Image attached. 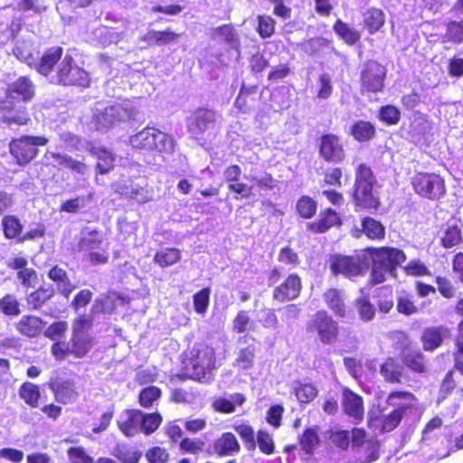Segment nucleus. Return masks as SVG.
Wrapping results in <instances>:
<instances>
[{
    "mask_svg": "<svg viewBox=\"0 0 463 463\" xmlns=\"http://www.w3.org/2000/svg\"><path fill=\"white\" fill-rule=\"evenodd\" d=\"M36 86L28 76H20L8 83L5 98L0 99V123L7 127L25 126L31 121L27 109L21 103L33 99Z\"/></svg>",
    "mask_w": 463,
    "mask_h": 463,
    "instance_id": "1",
    "label": "nucleus"
},
{
    "mask_svg": "<svg viewBox=\"0 0 463 463\" xmlns=\"http://www.w3.org/2000/svg\"><path fill=\"white\" fill-rule=\"evenodd\" d=\"M386 404L392 407V411L381 419L382 432H391L400 425L402 420H410L420 414L418 398L409 391L390 392L386 398Z\"/></svg>",
    "mask_w": 463,
    "mask_h": 463,
    "instance_id": "2",
    "label": "nucleus"
},
{
    "mask_svg": "<svg viewBox=\"0 0 463 463\" xmlns=\"http://www.w3.org/2000/svg\"><path fill=\"white\" fill-rule=\"evenodd\" d=\"M377 184L372 167L366 163H359L354 168V183L353 186V202L356 210L373 213L381 205L379 197L373 189Z\"/></svg>",
    "mask_w": 463,
    "mask_h": 463,
    "instance_id": "3",
    "label": "nucleus"
},
{
    "mask_svg": "<svg viewBox=\"0 0 463 463\" xmlns=\"http://www.w3.org/2000/svg\"><path fill=\"white\" fill-rule=\"evenodd\" d=\"M392 346L400 355L404 369L414 374L424 375L429 372V361L417 343L405 332L395 331Z\"/></svg>",
    "mask_w": 463,
    "mask_h": 463,
    "instance_id": "4",
    "label": "nucleus"
},
{
    "mask_svg": "<svg viewBox=\"0 0 463 463\" xmlns=\"http://www.w3.org/2000/svg\"><path fill=\"white\" fill-rule=\"evenodd\" d=\"M216 367L214 349L205 343L194 345L191 351V357L185 364L184 379H192L203 382L210 377L212 371Z\"/></svg>",
    "mask_w": 463,
    "mask_h": 463,
    "instance_id": "5",
    "label": "nucleus"
},
{
    "mask_svg": "<svg viewBox=\"0 0 463 463\" xmlns=\"http://www.w3.org/2000/svg\"><path fill=\"white\" fill-rule=\"evenodd\" d=\"M49 139L44 136L24 134L11 138L8 151L14 164L24 167L31 164L39 155V148L45 146Z\"/></svg>",
    "mask_w": 463,
    "mask_h": 463,
    "instance_id": "6",
    "label": "nucleus"
},
{
    "mask_svg": "<svg viewBox=\"0 0 463 463\" xmlns=\"http://www.w3.org/2000/svg\"><path fill=\"white\" fill-rule=\"evenodd\" d=\"M411 185L419 197L431 202L439 201L447 194L445 178L435 172L415 171Z\"/></svg>",
    "mask_w": 463,
    "mask_h": 463,
    "instance_id": "7",
    "label": "nucleus"
},
{
    "mask_svg": "<svg viewBox=\"0 0 463 463\" xmlns=\"http://www.w3.org/2000/svg\"><path fill=\"white\" fill-rule=\"evenodd\" d=\"M51 82L63 87L87 88L90 78L88 71L71 54H66L59 63Z\"/></svg>",
    "mask_w": 463,
    "mask_h": 463,
    "instance_id": "8",
    "label": "nucleus"
},
{
    "mask_svg": "<svg viewBox=\"0 0 463 463\" xmlns=\"http://www.w3.org/2000/svg\"><path fill=\"white\" fill-rule=\"evenodd\" d=\"M130 145L136 149L171 153L174 151L175 142L168 134L157 128L146 127L129 138Z\"/></svg>",
    "mask_w": 463,
    "mask_h": 463,
    "instance_id": "9",
    "label": "nucleus"
},
{
    "mask_svg": "<svg viewBox=\"0 0 463 463\" xmlns=\"http://www.w3.org/2000/svg\"><path fill=\"white\" fill-rule=\"evenodd\" d=\"M386 75L387 70L380 61L376 60L365 61L360 71V93L369 95L383 92Z\"/></svg>",
    "mask_w": 463,
    "mask_h": 463,
    "instance_id": "10",
    "label": "nucleus"
},
{
    "mask_svg": "<svg viewBox=\"0 0 463 463\" xmlns=\"http://www.w3.org/2000/svg\"><path fill=\"white\" fill-rule=\"evenodd\" d=\"M317 148L320 159L327 164H342L347 156L342 137L332 132L323 133L318 137Z\"/></svg>",
    "mask_w": 463,
    "mask_h": 463,
    "instance_id": "11",
    "label": "nucleus"
},
{
    "mask_svg": "<svg viewBox=\"0 0 463 463\" xmlns=\"http://www.w3.org/2000/svg\"><path fill=\"white\" fill-rule=\"evenodd\" d=\"M308 333L317 334L324 345H332L339 336L337 322L325 310L316 312L307 323Z\"/></svg>",
    "mask_w": 463,
    "mask_h": 463,
    "instance_id": "12",
    "label": "nucleus"
},
{
    "mask_svg": "<svg viewBox=\"0 0 463 463\" xmlns=\"http://www.w3.org/2000/svg\"><path fill=\"white\" fill-rule=\"evenodd\" d=\"M371 261L394 271L406 260V254L399 248L391 246L368 247L365 249Z\"/></svg>",
    "mask_w": 463,
    "mask_h": 463,
    "instance_id": "13",
    "label": "nucleus"
},
{
    "mask_svg": "<svg viewBox=\"0 0 463 463\" xmlns=\"http://www.w3.org/2000/svg\"><path fill=\"white\" fill-rule=\"evenodd\" d=\"M328 265L333 275H343L348 279L361 275L364 269L358 258L342 254L330 255Z\"/></svg>",
    "mask_w": 463,
    "mask_h": 463,
    "instance_id": "14",
    "label": "nucleus"
},
{
    "mask_svg": "<svg viewBox=\"0 0 463 463\" xmlns=\"http://www.w3.org/2000/svg\"><path fill=\"white\" fill-rule=\"evenodd\" d=\"M91 326V320L86 317H80L74 321L71 339V353L77 357L84 356L91 348V339L88 334Z\"/></svg>",
    "mask_w": 463,
    "mask_h": 463,
    "instance_id": "15",
    "label": "nucleus"
},
{
    "mask_svg": "<svg viewBox=\"0 0 463 463\" xmlns=\"http://www.w3.org/2000/svg\"><path fill=\"white\" fill-rule=\"evenodd\" d=\"M342 408L344 413L353 420L354 424H359L364 418V404L363 397L345 386L342 388Z\"/></svg>",
    "mask_w": 463,
    "mask_h": 463,
    "instance_id": "16",
    "label": "nucleus"
},
{
    "mask_svg": "<svg viewBox=\"0 0 463 463\" xmlns=\"http://www.w3.org/2000/svg\"><path fill=\"white\" fill-rule=\"evenodd\" d=\"M49 387L54 393L55 400L60 403H71L79 397L77 386L72 379L52 377L49 382Z\"/></svg>",
    "mask_w": 463,
    "mask_h": 463,
    "instance_id": "17",
    "label": "nucleus"
},
{
    "mask_svg": "<svg viewBox=\"0 0 463 463\" xmlns=\"http://www.w3.org/2000/svg\"><path fill=\"white\" fill-rule=\"evenodd\" d=\"M379 373L383 382L388 384L401 385L408 381L402 364L394 356H388L383 361Z\"/></svg>",
    "mask_w": 463,
    "mask_h": 463,
    "instance_id": "18",
    "label": "nucleus"
},
{
    "mask_svg": "<svg viewBox=\"0 0 463 463\" xmlns=\"http://www.w3.org/2000/svg\"><path fill=\"white\" fill-rule=\"evenodd\" d=\"M62 55V47H50L43 52L39 59H35L33 69L46 78H52L53 76L55 66L58 67L59 63L63 59Z\"/></svg>",
    "mask_w": 463,
    "mask_h": 463,
    "instance_id": "19",
    "label": "nucleus"
},
{
    "mask_svg": "<svg viewBox=\"0 0 463 463\" xmlns=\"http://www.w3.org/2000/svg\"><path fill=\"white\" fill-rule=\"evenodd\" d=\"M223 177L228 184L229 191L240 195L241 198H248L252 194V186L241 182V168L239 165H228L223 171Z\"/></svg>",
    "mask_w": 463,
    "mask_h": 463,
    "instance_id": "20",
    "label": "nucleus"
},
{
    "mask_svg": "<svg viewBox=\"0 0 463 463\" xmlns=\"http://www.w3.org/2000/svg\"><path fill=\"white\" fill-rule=\"evenodd\" d=\"M342 220L339 213L332 208L322 210L318 219L308 222L307 228L313 233H325L335 226H340Z\"/></svg>",
    "mask_w": 463,
    "mask_h": 463,
    "instance_id": "21",
    "label": "nucleus"
},
{
    "mask_svg": "<svg viewBox=\"0 0 463 463\" xmlns=\"http://www.w3.org/2000/svg\"><path fill=\"white\" fill-rule=\"evenodd\" d=\"M456 313L463 317V298H460L456 307ZM454 350L452 358L454 359V368L463 375V318L457 326V334L453 338Z\"/></svg>",
    "mask_w": 463,
    "mask_h": 463,
    "instance_id": "22",
    "label": "nucleus"
},
{
    "mask_svg": "<svg viewBox=\"0 0 463 463\" xmlns=\"http://www.w3.org/2000/svg\"><path fill=\"white\" fill-rule=\"evenodd\" d=\"M448 333L449 329L444 326L426 327L420 336L423 350L433 352L440 347Z\"/></svg>",
    "mask_w": 463,
    "mask_h": 463,
    "instance_id": "23",
    "label": "nucleus"
},
{
    "mask_svg": "<svg viewBox=\"0 0 463 463\" xmlns=\"http://www.w3.org/2000/svg\"><path fill=\"white\" fill-rule=\"evenodd\" d=\"M260 97L261 91H260L259 85H245L242 83L235 99L234 106L239 111L246 113Z\"/></svg>",
    "mask_w": 463,
    "mask_h": 463,
    "instance_id": "24",
    "label": "nucleus"
},
{
    "mask_svg": "<svg viewBox=\"0 0 463 463\" xmlns=\"http://www.w3.org/2000/svg\"><path fill=\"white\" fill-rule=\"evenodd\" d=\"M362 234L371 241H382L385 238V227L380 221L364 216L361 219V230H357L354 236L359 238Z\"/></svg>",
    "mask_w": 463,
    "mask_h": 463,
    "instance_id": "25",
    "label": "nucleus"
},
{
    "mask_svg": "<svg viewBox=\"0 0 463 463\" xmlns=\"http://www.w3.org/2000/svg\"><path fill=\"white\" fill-rule=\"evenodd\" d=\"M180 34L174 32L171 28H166L162 31L149 30L143 34L139 40L145 43L146 46L166 45L176 42Z\"/></svg>",
    "mask_w": 463,
    "mask_h": 463,
    "instance_id": "26",
    "label": "nucleus"
},
{
    "mask_svg": "<svg viewBox=\"0 0 463 463\" xmlns=\"http://www.w3.org/2000/svg\"><path fill=\"white\" fill-rule=\"evenodd\" d=\"M217 121L216 113L213 109L208 108L196 109L191 118L190 127L193 130L203 133L210 126H213Z\"/></svg>",
    "mask_w": 463,
    "mask_h": 463,
    "instance_id": "27",
    "label": "nucleus"
},
{
    "mask_svg": "<svg viewBox=\"0 0 463 463\" xmlns=\"http://www.w3.org/2000/svg\"><path fill=\"white\" fill-rule=\"evenodd\" d=\"M241 449V444L232 432H223L214 442V450L220 457L234 456Z\"/></svg>",
    "mask_w": 463,
    "mask_h": 463,
    "instance_id": "28",
    "label": "nucleus"
},
{
    "mask_svg": "<svg viewBox=\"0 0 463 463\" xmlns=\"http://www.w3.org/2000/svg\"><path fill=\"white\" fill-rule=\"evenodd\" d=\"M141 411L137 409L125 410L121 414V421L118 425L124 435L133 437L140 430Z\"/></svg>",
    "mask_w": 463,
    "mask_h": 463,
    "instance_id": "29",
    "label": "nucleus"
},
{
    "mask_svg": "<svg viewBox=\"0 0 463 463\" xmlns=\"http://www.w3.org/2000/svg\"><path fill=\"white\" fill-rule=\"evenodd\" d=\"M349 134L355 141L364 143L375 137L376 128L372 122L360 119L352 124Z\"/></svg>",
    "mask_w": 463,
    "mask_h": 463,
    "instance_id": "30",
    "label": "nucleus"
},
{
    "mask_svg": "<svg viewBox=\"0 0 463 463\" xmlns=\"http://www.w3.org/2000/svg\"><path fill=\"white\" fill-rule=\"evenodd\" d=\"M364 29L370 34L377 33L385 24V14L380 8L370 7L363 14Z\"/></svg>",
    "mask_w": 463,
    "mask_h": 463,
    "instance_id": "31",
    "label": "nucleus"
},
{
    "mask_svg": "<svg viewBox=\"0 0 463 463\" xmlns=\"http://www.w3.org/2000/svg\"><path fill=\"white\" fill-rule=\"evenodd\" d=\"M2 230L4 236L8 240H17L20 242V239L23 234L24 225L22 224L19 218L13 214H8L2 219Z\"/></svg>",
    "mask_w": 463,
    "mask_h": 463,
    "instance_id": "32",
    "label": "nucleus"
},
{
    "mask_svg": "<svg viewBox=\"0 0 463 463\" xmlns=\"http://www.w3.org/2000/svg\"><path fill=\"white\" fill-rule=\"evenodd\" d=\"M16 329L26 336H36L43 329V322L35 316H24L16 324Z\"/></svg>",
    "mask_w": 463,
    "mask_h": 463,
    "instance_id": "33",
    "label": "nucleus"
},
{
    "mask_svg": "<svg viewBox=\"0 0 463 463\" xmlns=\"http://www.w3.org/2000/svg\"><path fill=\"white\" fill-rule=\"evenodd\" d=\"M178 448L183 454H189L197 458L207 451L206 442L201 438L184 437L178 442Z\"/></svg>",
    "mask_w": 463,
    "mask_h": 463,
    "instance_id": "34",
    "label": "nucleus"
},
{
    "mask_svg": "<svg viewBox=\"0 0 463 463\" xmlns=\"http://www.w3.org/2000/svg\"><path fill=\"white\" fill-rule=\"evenodd\" d=\"M334 32L342 39L346 44L353 46L356 44L361 39L359 31L351 28L348 24L337 19L333 25Z\"/></svg>",
    "mask_w": 463,
    "mask_h": 463,
    "instance_id": "35",
    "label": "nucleus"
},
{
    "mask_svg": "<svg viewBox=\"0 0 463 463\" xmlns=\"http://www.w3.org/2000/svg\"><path fill=\"white\" fill-rule=\"evenodd\" d=\"M181 250L175 247L165 248L157 250L153 258L155 263L161 268L170 267L181 260Z\"/></svg>",
    "mask_w": 463,
    "mask_h": 463,
    "instance_id": "36",
    "label": "nucleus"
},
{
    "mask_svg": "<svg viewBox=\"0 0 463 463\" xmlns=\"http://www.w3.org/2000/svg\"><path fill=\"white\" fill-rule=\"evenodd\" d=\"M163 422V417L158 411L143 412L140 416V431L145 435L156 432Z\"/></svg>",
    "mask_w": 463,
    "mask_h": 463,
    "instance_id": "37",
    "label": "nucleus"
},
{
    "mask_svg": "<svg viewBox=\"0 0 463 463\" xmlns=\"http://www.w3.org/2000/svg\"><path fill=\"white\" fill-rule=\"evenodd\" d=\"M103 246V241L96 231H90L82 233L79 240L77 248L79 251L89 253L92 250H99Z\"/></svg>",
    "mask_w": 463,
    "mask_h": 463,
    "instance_id": "38",
    "label": "nucleus"
},
{
    "mask_svg": "<svg viewBox=\"0 0 463 463\" xmlns=\"http://www.w3.org/2000/svg\"><path fill=\"white\" fill-rule=\"evenodd\" d=\"M320 439L317 428H307L298 437V444L307 455H312L316 447L319 444Z\"/></svg>",
    "mask_w": 463,
    "mask_h": 463,
    "instance_id": "39",
    "label": "nucleus"
},
{
    "mask_svg": "<svg viewBox=\"0 0 463 463\" xmlns=\"http://www.w3.org/2000/svg\"><path fill=\"white\" fill-rule=\"evenodd\" d=\"M52 157L73 173L85 175L88 171V165L83 161L74 159L66 154L52 153Z\"/></svg>",
    "mask_w": 463,
    "mask_h": 463,
    "instance_id": "40",
    "label": "nucleus"
},
{
    "mask_svg": "<svg viewBox=\"0 0 463 463\" xmlns=\"http://www.w3.org/2000/svg\"><path fill=\"white\" fill-rule=\"evenodd\" d=\"M276 21L269 14H259L256 17L255 31L261 39L270 38L275 33Z\"/></svg>",
    "mask_w": 463,
    "mask_h": 463,
    "instance_id": "41",
    "label": "nucleus"
},
{
    "mask_svg": "<svg viewBox=\"0 0 463 463\" xmlns=\"http://www.w3.org/2000/svg\"><path fill=\"white\" fill-rule=\"evenodd\" d=\"M462 242L463 234L461 228L456 224L448 226L440 238V245L446 249L458 246Z\"/></svg>",
    "mask_w": 463,
    "mask_h": 463,
    "instance_id": "42",
    "label": "nucleus"
},
{
    "mask_svg": "<svg viewBox=\"0 0 463 463\" xmlns=\"http://www.w3.org/2000/svg\"><path fill=\"white\" fill-rule=\"evenodd\" d=\"M255 442L256 447L258 446L262 454L269 456L275 452L276 446L273 436L267 430H257Z\"/></svg>",
    "mask_w": 463,
    "mask_h": 463,
    "instance_id": "43",
    "label": "nucleus"
},
{
    "mask_svg": "<svg viewBox=\"0 0 463 463\" xmlns=\"http://www.w3.org/2000/svg\"><path fill=\"white\" fill-rule=\"evenodd\" d=\"M255 353L256 347L253 345L240 349L234 362V366L241 370L252 368L254 366Z\"/></svg>",
    "mask_w": 463,
    "mask_h": 463,
    "instance_id": "44",
    "label": "nucleus"
},
{
    "mask_svg": "<svg viewBox=\"0 0 463 463\" xmlns=\"http://www.w3.org/2000/svg\"><path fill=\"white\" fill-rule=\"evenodd\" d=\"M317 209V202L308 195H302L296 203L298 214L304 219H310L315 216Z\"/></svg>",
    "mask_w": 463,
    "mask_h": 463,
    "instance_id": "45",
    "label": "nucleus"
},
{
    "mask_svg": "<svg viewBox=\"0 0 463 463\" xmlns=\"http://www.w3.org/2000/svg\"><path fill=\"white\" fill-rule=\"evenodd\" d=\"M162 391L159 387L150 385L140 390L138 393V403L141 407L151 408L155 402L159 400Z\"/></svg>",
    "mask_w": 463,
    "mask_h": 463,
    "instance_id": "46",
    "label": "nucleus"
},
{
    "mask_svg": "<svg viewBox=\"0 0 463 463\" xmlns=\"http://www.w3.org/2000/svg\"><path fill=\"white\" fill-rule=\"evenodd\" d=\"M232 429L238 433L249 450L256 449L254 429L249 422L233 425Z\"/></svg>",
    "mask_w": 463,
    "mask_h": 463,
    "instance_id": "47",
    "label": "nucleus"
},
{
    "mask_svg": "<svg viewBox=\"0 0 463 463\" xmlns=\"http://www.w3.org/2000/svg\"><path fill=\"white\" fill-rule=\"evenodd\" d=\"M12 52L19 61L33 68L36 58L33 56L31 46L28 43L25 41L17 42Z\"/></svg>",
    "mask_w": 463,
    "mask_h": 463,
    "instance_id": "48",
    "label": "nucleus"
},
{
    "mask_svg": "<svg viewBox=\"0 0 463 463\" xmlns=\"http://www.w3.org/2000/svg\"><path fill=\"white\" fill-rule=\"evenodd\" d=\"M20 397L31 407H37L40 398V391L37 385L32 383H24L19 389Z\"/></svg>",
    "mask_w": 463,
    "mask_h": 463,
    "instance_id": "49",
    "label": "nucleus"
},
{
    "mask_svg": "<svg viewBox=\"0 0 463 463\" xmlns=\"http://www.w3.org/2000/svg\"><path fill=\"white\" fill-rule=\"evenodd\" d=\"M325 300L328 307L340 317H345L346 315V308L343 299L341 298L338 291H327L324 294Z\"/></svg>",
    "mask_w": 463,
    "mask_h": 463,
    "instance_id": "50",
    "label": "nucleus"
},
{
    "mask_svg": "<svg viewBox=\"0 0 463 463\" xmlns=\"http://www.w3.org/2000/svg\"><path fill=\"white\" fill-rule=\"evenodd\" d=\"M372 262V269L369 278V283L372 286H375L378 284H382L385 282L389 277L395 278L396 273L394 271H390L389 269L375 264L374 261Z\"/></svg>",
    "mask_w": 463,
    "mask_h": 463,
    "instance_id": "51",
    "label": "nucleus"
},
{
    "mask_svg": "<svg viewBox=\"0 0 463 463\" xmlns=\"http://www.w3.org/2000/svg\"><path fill=\"white\" fill-rule=\"evenodd\" d=\"M379 119L388 126L397 125L401 119L400 109L393 105L382 106L378 113Z\"/></svg>",
    "mask_w": 463,
    "mask_h": 463,
    "instance_id": "52",
    "label": "nucleus"
},
{
    "mask_svg": "<svg viewBox=\"0 0 463 463\" xmlns=\"http://www.w3.org/2000/svg\"><path fill=\"white\" fill-rule=\"evenodd\" d=\"M294 392L300 403H308L317 397L318 391L313 383H299Z\"/></svg>",
    "mask_w": 463,
    "mask_h": 463,
    "instance_id": "53",
    "label": "nucleus"
},
{
    "mask_svg": "<svg viewBox=\"0 0 463 463\" xmlns=\"http://www.w3.org/2000/svg\"><path fill=\"white\" fill-rule=\"evenodd\" d=\"M364 457L362 463H372L380 458L381 443L375 439H368L365 445H364Z\"/></svg>",
    "mask_w": 463,
    "mask_h": 463,
    "instance_id": "54",
    "label": "nucleus"
},
{
    "mask_svg": "<svg viewBox=\"0 0 463 463\" xmlns=\"http://www.w3.org/2000/svg\"><path fill=\"white\" fill-rule=\"evenodd\" d=\"M145 457L148 463H168L170 460L168 450L157 445L149 448L146 451Z\"/></svg>",
    "mask_w": 463,
    "mask_h": 463,
    "instance_id": "55",
    "label": "nucleus"
},
{
    "mask_svg": "<svg viewBox=\"0 0 463 463\" xmlns=\"http://www.w3.org/2000/svg\"><path fill=\"white\" fill-rule=\"evenodd\" d=\"M48 277L52 280L58 288L62 289H70L71 281L65 269L58 265L53 266L48 272Z\"/></svg>",
    "mask_w": 463,
    "mask_h": 463,
    "instance_id": "56",
    "label": "nucleus"
},
{
    "mask_svg": "<svg viewBox=\"0 0 463 463\" xmlns=\"http://www.w3.org/2000/svg\"><path fill=\"white\" fill-rule=\"evenodd\" d=\"M213 33L230 44H239L240 38L232 24H222L214 28Z\"/></svg>",
    "mask_w": 463,
    "mask_h": 463,
    "instance_id": "57",
    "label": "nucleus"
},
{
    "mask_svg": "<svg viewBox=\"0 0 463 463\" xmlns=\"http://www.w3.org/2000/svg\"><path fill=\"white\" fill-rule=\"evenodd\" d=\"M279 262L293 268L300 264L298 253L290 246L282 247L278 254Z\"/></svg>",
    "mask_w": 463,
    "mask_h": 463,
    "instance_id": "58",
    "label": "nucleus"
},
{
    "mask_svg": "<svg viewBox=\"0 0 463 463\" xmlns=\"http://www.w3.org/2000/svg\"><path fill=\"white\" fill-rule=\"evenodd\" d=\"M121 194L136 200L138 203H144L149 200L148 191L144 186L137 184L124 187Z\"/></svg>",
    "mask_w": 463,
    "mask_h": 463,
    "instance_id": "59",
    "label": "nucleus"
},
{
    "mask_svg": "<svg viewBox=\"0 0 463 463\" xmlns=\"http://www.w3.org/2000/svg\"><path fill=\"white\" fill-rule=\"evenodd\" d=\"M343 178V170L339 166L327 168L323 175V182L325 184L335 187H341Z\"/></svg>",
    "mask_w": 463,
    "mask_h": 463,
    "instance_id": "60",
    "label": "nucleus"
},
{
    "mask_svg": "<svg viewBox=\"0 0 463 463\" xmlns=\"http://www.w3.org/2000/svg\"><path fill=\"white\" fill-rule=\"evenodd\" d=\"M446 35L449 41L460 43L463 42V21H450L447 24Z\"/></svg>",
    "mask_w": 463,
    "mask_h": 463,
    "instance_id": "61",
    "label": "nucleus"
},
{
    "mask_svg": "<svg viewBox=\"0 0 463 463\" xmlns=\"http://www.w3.org/2000/svg\"><path fill=\"white\" fill-rule=\"evenodd\" d=\"M284 408L280 404L270 406L267 411L266 420L274 429H279L281 426L282 415Z\"/></svg>",
    "mask_w": 463,
    "mask_h": 463,
    "instance_id": "62",
    "label": "nucleus"
},
{
    "mask_svg": "<svg viewBox=\"0 0 463 463\" xmlns=\"http://www.w3.org/2000/svg\"><path fill=\"white\" fill-rule=\"evenodd\" d=\"M142 452L134 448L122 447L118 449V459L123 463H138Z\"/></svg>",
    "mask_w": 463,
    "mask_h": 463,
    "instance_id": "63",
    "label": "nucleus"
},
{
    "mask_svg": "<svg viewBox=\"0 0 463 463\" xmlns=\"http://www.w3.org/2000/svg\"><path fill=\"white\" fill-rule=\"evenodd\" d=\"M67 455L71 463H93V458L81 447L70 448Z\"/></svg>",
    "mask_w": 463,
    "mask_h": 463,
    "instance_id": "64",
    "label": "nucleus"
}]
</instances>
